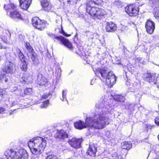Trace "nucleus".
Segmentation results:
<instances>
[{
	"label": "nucleus",
	"mask_w": 159,
	"mask_h": 159,
	"mask_svg": "<svg viewBox=\"0 0 159 159\" xmlns=\"http://www.w3.org/2000/svg\"><path fill=\"white\" fill-rule=\"evenodd\" d=\"M92 81H91V82H92ZM91 84H92V85H93V84H92V82H91Z\"/></svg>",
	"instance_id": "6e6d98bb"
},
{
	"label": "nucleus",
	"mask_w": 159,
	"mask_h": 159,
	"mask_svg": "<svg viewBox=\"0 0 159 159\" xmlns=\"http://www.w3.org/2000/svg\"><path fill=\"white\" fill-rule=\"evenodd\" d=\"M49 101L48 100H47L46 101L44 102L40 106V107L41 108H46L48 103H49Z\"/></svg>",
	"instance_id": "473e14b6"
},
{
	"label": "nucleus",
	"mask_w": 159,
	"mask_h": 159,
	"mask_svg": "<svg viewBox=\"0 0 159 159\" xmlns=\"http://www.w3.org/2000/svg\"><path fill=\"white\" fill-rule=\"evenodd\" d=\"M3 95L2 94H0V102L2 100Z\"/></svg>",
	"instance_id": "8fccbe9b"
},
{
	"label": "nucleus",
	"mask_w": 159,
	"mask_h": 159,
	"mask_svg": "<svg viewBox=\"0 0 159 159\" xmlns=\"http://www.w3.org/2000/svg\"><path fill=\"white\" fill-rule=\"evenodd\" d=\"M158 147H159L158 146H153V150L154 151L156 152H158L159 150Z\"/></svg>",
	"instance_id": "e433bc0d"
},
{
	"label": "nucleus",
	"mask_w": 159,
	"mask_h": 159,
	"mask_svg": "<svg viewBox=\"0 0 159 159\" xmlns=\"http://www.w3.org/2000/svg\"><path fill=\"white\" fill-rule=\"evenodd\" d=\"M154 159H159V156H157Z\"/></svg>",
	"instance_id": "603ef678"
},
{
	"label": "nucleus",
	"mask_w": 159,
	"mask_h": 159,
	"mask_svg": "<svg viewBox=\"0 0 159 159\" xmlns=\"http://www.w3.org/2000/svg\"><path fill=\"white\" fill-rule=\"evenodd\" d=\"M16 6L13 3H10L8 5H5L4 8L6 11H10V12L11 11H13L16 10Z\"/></svg>",
	"instance_id": "aec40b11"
},
{
	"label": "nucleus",
	"mask_w": 159,
	"mask_h": 159,
	"mask_svg": "<svg viewBox=\"0 0 159 159\" xmlns=\"http://www.w3.org/2000/svg\"><path fill=\"white\" fill-rule=\"evenodd\" d=\"M152 3L155 6H157L159 4V1L158 0H152Z\"/></svg>",
	"instance_id": "4c0bfd02"
},
{
	"label": "nucleus",
	"mask_w": 159,
	"mask_h": 159,
	"mask_svg": "<svg viewBox=\"0 0 159 159\" xmlns=\"http://www.w3.org/2000/svg\"><path fill=\"white\" fill-rule=\"evenodd\" d=\"M55 136L57 139L61 141L64 140L69 136L67 133L63 130H57Z\"/></svg>",
	"instance_id": "1a4fd4ad"
},
{
	"label": "nucleus",
	"mask_w": 159,
	"mask_h": 159,
	"mask_svg": "<svg viewBox=\"0 0 159 159\" xmlns=\"http://www.w3.org/2000/svg\"><path fill=\"white\" fill-rule=\"evenodd\" d=\"M32 0H20V7L23 9L26 10L29 7Z\"/></svg>",
	"instance_id": "2eb2a0df"
},
{
	"label": "nucleus",
	"mask_w": 159,
	"mask_h": 159,
	"mask_svg": "<svg viewBox=\"0 0 159 159\" xmlns=\"http://www.w3.org/2000/svg\"><path fill=\"white\" fill-rule=\"evenodd\" d=\"M97 9V11L95 14V18L101 19L105 14L104 11L103 9L98 8Z\"/></svg>",
	"instance_id": "5701e85b"
},
{
	"label": "nucleus",
	"mask_w": 159,
	"mask_h": 159,
	"mask_svg": "<svg viewBox=\"0 0 159 159\" xmlns=\"http://www.w3.org/2000/svg\"><path fill=\"white\" fill-rule=\"evenodd\" d=\"M13 64L11 62L6 61L2 68V70L7 73L12 74L13 71Z\"/></svg>",
	"instance_id": "f8f14e48"
},
{
	"label": "nucleus",
	"mask_w": 159,
	"mask_h": 159,
	"mask_svg": "<svg viewBox=\"0 0 159 159\" xmlns=\"http://www.w3.org/2000/svg\"><path fill=\"white\" fill-rule=\"evenodd\" d=\"M38 80L40 85H44L46 81L45 77L40 74L38 75Z\"/></svg>",
	"instance_id": "b1692460"
},
{
	"label": "nucleus",
	"mask_w": 159,
	"mask_h": 159,
	"mask_svg": "<svg viewBox=\"0 0 159 159\" xmlns=\"http://www.w3.org/2000/svg\"><path fill=\"white\" fill-rule=\"evenodd\" d=\"M93 70L95 74L100 78L101 76L103 79L100 78L101 80L103 81L105 80L109 86L111 87L115 84L116 81L115 76L112 72L107 73V71L105 68H98Z\"/></svg>",
	"instance_id": "7ed1b4c3"
},
{
	"label": "nucleus",
	"mask_w": 159,
	"mask_h": 159,
	"mask_svg": "<svg viewBox=\"0 0 159 159\" xmlns=\"http://www.w3.org/2000/svg\"><path fill=\"white\" fill-rule=\"evenodd\" d=\"M97 145L94 144L90 145L87 153L90 156L95 157L97 152Z\"/></svg>",
	"instance_id": "4468645a"
},
{
	"label": "nucleus",
	"mask_w": 159,
	"mask_h": 159,
	"mask_svg": "<svg viewBox=\"0 0 159 159\" xmlns=\"http://www.w3.org/2000/svg\"><path fill=\"white\" fill-rule=\"evenodd\" d=\"M15 110H16V109L14 110V111H15Z\"/></svg>",
	"instance_id": "4d7b16f0"
},
{
	"label": "nucleus",
	"mask_w": 159,
	"mask_h": 159,
	"mask_svg": "<svg viewBox=\"0 0 159 159\" xmlns=\"http://www.w3.org/2000/svg\"><path fill=\"white\" fill-rule=\"evenodd\" d=\"M113 98L116 101L121 102H124L125 99V98L123 96L117 94L114 95Z\"/></svg>",
	"instance_id": "393cba45"
},
{
	"label": "nucleus",
	"mask_w": 159,
	"mask_h": 159,
	"mask_svg": "<svg viewBox=\"0 0 159 159\" xmlns=\"http://www.w3.org/2000/svg\"><path fill=\"white\" fill-rule=\"evenodd\" d=\"M46 144V140L40 137L35 138L28 142V145L31 152L35 155L40 154Z\"/></svg>",
	"instance_id": "f03ea898"
},
{
	"label": "nucleus",
	"mask_w": 159,
	"mask_h": 159,
	"mask_svg": "<svg viewBox=\"0 0 159 159\" xmlns=\"http://www.w3.org/2000/svg\"><path fill=\"white\" fill-rule=\"evenodd\" d=\"M15 53H16L17 54H18L19 53L21 52L20 49L17 48H15Z\"/></svg>",
	"instance_id": "79ce46f5"
},
{
	"label": "nucleus",
	"mask_w": 159,
	"mask_h": 159,
	"mask_svg": "<svg viewBox=\"0 0 159 159\" xmlns=\"http://www.w3.org/2000/svg\"><path fill=\"white\" fill-rule=\"evenodd\" d=\"M7 159H27L28 154L26 151L23 149L16 152L13 149H7L5 152Z\"/></svg>",
	"instance_id": "20e7f679"
},
{
	"label": "nucleus",
	"mask_w": 159,
	"mask_h": 159,
	"mask_svg": "<svg viewBox=\"0 0 159 159\" xmlns=\"http://www.w3.org/2000/svg\"><path fill=\"white\" fill-rule=\"evenodd\" d=\"M106 101L101 99L96 105L97 108L95 116L92 117H87L85 123L81 120L74 123L75 127L81 129L87 126L97 129H102L109 124L110 119L107 114L112 109L110 105H107Z\"/></svg>",
	"instance_id": "f257e3e1"
},
{
	"label": "nucleus",
	"mask_w": 159,
	"mask_h": 159,
	"mask_svg": "<svg viewBox=\"0 0 159 159\" xmlns=\"http://www.w3.org/2000/svg\"><path fill=\"white\" fill-rule=\"evenodd\" d=\"M46 159H58L57 157L54 155H49L48 156Z\"/></svg>",
	"instance_id": "c9c22d12"
},
{
	"label": "nucleus",
	"mask_w": 159,
	"mask_h": 159,
	"mask_svg": "<svg viewBox=\"0 0 159 159\" xmlns=\"http://www.w3.org/2000/svg\"><path fill=\"white\" fill-rule=\"evenodd\" d=\"M132 147V143L130 141H125L121 143V147L123 149L129 150Z\"/></svg>",
	"instance_id": "4be33fe9"
},
{
	"label": "nucleus",
	"mask_w": 159,
	"mask_h": 159,
	"mask_svg": "<svg viewBox=\"0 0 159 159\" xmlns=\"http://www.w3.org/2000/svg\"><path fill=\"white\" fill-rule=\"evenodd\" d=\"M152 128V126L151 125H149L147 126V130L148 131V129H151Z\"/></svg>",
	"instance_id": "a18cd8bd"
},
{
	"label": "nucleus",
	"mask_w": 159,
	"mask_h": 159,
	"mask_svg": "<svg viewBox=\"0 0 159 159\" xmlns=\"http://www.w3.org/2000/svg\"><path fill=\"white\" fill-rule=\"evenodd\" d=\"M116 25L112 22H107L105 27L106 31L108 32H112L117 30Z\"/></svg>",
	"instance_id": "ddd939ff"
},
{
	"label": "nucleus",
	"mask_w": 159,
	"mask_h": 159,
	"mask_svg": "<svg viewBox=\"0 0 159 159\" xmlns=\"http://www.w3.org/2000/svg\"><path fill=\"white\" fill-rule=\"evenodd\" d=\"M145 27L147 32L149 34H152L155 29V24L153 22L149 19L146 23Z\"/></svg>",
	"instance_id": "9d476101"
},
{
	"label": "nucleus",
	"mask_w": 159,
	"mask_h": 159,
	"mask_svg": "<svg viewBox=\"0 0 159 159\" xmlns=\"http://www.w3.org/2000/svg\"><path fill=\"white\" fill-rule=\"evenodd\" d=\"M18 57L20 58L21 61H23L25 59V58L24 56L23 55V54L21 52L19 53L18 54H17Z\"/></svg>",
	"instance_id": "72a5a7b5"
},
{
	"label": "nucleus",
	"mask_w": 159,
	"mask_h": 159,
	"mask_svg": "<svg viewBox=\"0 0 159 159\" xmlns=\"http://www.w3.org/2000/svg\"><path fill=\"white\" fill-rule=\"evenodd\" d=\"M8 80V79L6 77L5 74L2 72H0V81L6 83Z\"/></svg>",
	"instance_id": "bb28decb"
},
{
	"label": "nucleus",
	"mask_w": 159,
	"mask_h": 159,
	"mask_svg": "<svg viewBox=\"0 0 159 159\" xmlns=\"http://www.w3.org/2000/svg\"><path fill=\"white\" fill-rule=\"evenodd\" d=\"M6 47L2 46V44L0 43V49L5 48Z\"/></svg>",
	"instance_id": "de8ad7c7"
},
{
	"label": "nucleus",
	"mask_w": 159,
	"mask_h": 159,
	"mask_svg": "<svg viewBox=\"0 0 159 159\" xmlns=\"http://www.w3.org/2000/svg\"><path fill=\"white\" fill-rule=\"evenodd\" d=\"M16 104V102L15 101H14L11 102V106H13Z\"/></svg>",
	"instance_id": "09e8293b"
},
{
	"label": "nucleus",
	"mask_w": 159,
	"mask_h": 159,
	"mask_svg": "<svg viewBox=\"0 0 159 159\" xmlns=\"http://www.w3.org/2000/svg\"><path fill=\"white\" fill-rule=\"evenodd\" d=\"M11 36V34L9 31L5 30L3 32L2 39L5 43H7L8 42L7 39L10 38Z\"/></svg>",
	"instance_id": "a211bd4d"
},
{
	"label": "nucleus",
	"mask_w": 159,
	"mask_h": 159,
	"mask_svg": "<svg viewBox=\"0 0 159 159\" xmlns=\"http://www.w3.org/2000/svg\"><path fill=\"white\" fill-rule=\"evenodd\" d=\"M155 16L156 17H159V9H157V10L155 12Z\"/></svg>",
	"instance_id": "a19ab883"
},
{
	"label": "nucleus",
	"mask_w": 159,
	"mask_h": 159,
	"mask_svg": "<svg viewBox=\"0 0 159 159\" xmlns=\"http://www.w3.org/2000/svg\"><path fill=\"white\" fill-rule=\"evenodd\" d=\"M67 93V91L66 90H63L62 92V98H61L60 99L62 101H64L65 100H66L68 103V102L66 98Z\"/></svg>",
	"instance_id": "2f4dec72"
},
{
	"label": "nucleus",
	"mask_w": 159,
	"mask_h": 159,
	"mask_svg": "<svg viewBox=\"0 0 159 159\" xmlns=\"http://www.w3.org/2000/svg\"><path fill=\"white\" fill-rule=\"evenodd\" d=\"M48 35L53 39H55L57 40L60 41L61 43L64 45L65 46L69 48L70 49H72L73 47L72 44L70 42L69 40L61 36H55L52 33L49 32H47Z\"/></svg>",
	"instance_id": "39448f33"
},
{
	"label": "nucleus",
	"mask_w": 159,
	"mask_h": 159,
	"mask_svg": "<svg viewBox=\"0 0 159 159\" xmlns=\"http://www.w3.org/2000/svg\"><path fill=\"white\" fill-rule=\"evenodd\" d=\"M49 95L50 94L48 93L44 94L42 96V98L44 99H47Z\"/></svg>",
	"instance_id": "37998d69"
},
{
	"label": "nucleus",
	"mask_w": 159,
	"mask_h": 159,
	"mask_svg": "<svg viewBox=\"0 0 159 159\" xmlns=\"http://www.w3.org/2000/svg\"><path fill=\"white\" fill-rule=\"evenodd\" d=\"M41 5L44 10L49 12L51 11L52 6L47 0H43L41 2Z\"/></svg>",
	"instance_id": "dca6fc26"
},
{
	"label": "nucleus",
	"mask_w": 159,
	"mask_h": 159,
	"mask_svg": "<svg viewBox=\"0 0 159 159\" xmlns=\"http://www.w3.org/2000/svg\"><path fill=\"white\" fill-rule=\"evenodd\" d=\"M64 147V150L66 149V148L65 147Z\"/></svg>",
	"instance_id": "864d4df0"
},
{
	"label": "nucleus",
	"mask_w": 159,
	"mask_h": 159,
	"mask_svg": "<svg viewBox=\"0 0 159 159\" xmlns=\"http://www.w3.org/2000/svg\"><path fill=\"white\" fill-rule=\"evenodd\" d=\"M158 140H159V135L158 136Z\"/></svg>",
	"instance_id": "5fc2aeb1"
},
{
	"label": "nucleus",
	"mask_w": 159,
	"mask_h": 159,
	"mask_svg": "<svg viewBox=\"0 0 159 159\" xmlns=\"http://www.w3.org/2000/svg\"><path fill=\"white\" fill-rule=\"evenodd\" d=\"M15 110H16V109L14 110V111H15Z\"/></svg>",
	"instance_id": "bf43d9fd"
},
{
	"label": "nucleus",
	"mask_w": 159,
	"mask_h": 159,
	"mask_svg": "<svg viewBox=\"0 0 159 159\" xmlns=\"http://www.w3.org/2000/svg\"><path fill=\"white\" fill-rule=\"evenodd\" d=\"M139 11V8L134 5H130L126 7L125 11L130 16H135L137 15Z\"/></svg>",
	"instance_id": "423d86ee"
},
{
	"label": "nucleus",
	"mask_w": 159,
	"mask_h": 159,
	"mask_svg": "<svg viewBox=\"0 0 159 159\" xmlns=\"http://www.w3.org/2000/svg\"><path fill=\"white\" fill-rule=\"evenodd\" d=\"M25 45L26 49L30 53H31V54L34 53L33 52L34 50L33 48L31 46H30V44L29 43L26 42Z\"/></svg>",
	"instance_id": "c756f323"
},
{
	"label": "nucleus",
	"mask_w": 159,
	"mask_h": 159,
	"mask_svg": "<svg viewBox=\"0 0 159 159\" xmlns=\"http://www.w3.org/2000/svg\"><path fill=\"white\" fill-rule=\"evenodd\" d=\"M5 110L2 107H0V114Z\"/></svg>",
	"instance_id": "49530a36"
},
{
	"label": "nucleus",
	"mask_w": 159,
	"mask_h": 159,
	"mask_svg": "<svg viewBox=\"0 0 159 159\" xmlns=\"http://www.w3.org/2000/svg\"><path fill=\"white\" fill-rule=\"evenodd\" d=\"M32 92V89L31 88H26L24 91V93L26 95L29 94L31 93Z\"/></svg>",
	"instance_id": "f704fd0d"
},
{
	"label": "nucleus",
	"mask_w": 159,
	"mask_h": 159,
	"mask_svg": "<svg viewBox=\"0 0 159 159\" xmlns=\"http://www.w3.org/2000/svg\"><path fill=\"white\" fill-rule=\"evenodd\" d=\"M129 91L130 92H134V89L133 87H130L129 89Z\"/></svg>",
	"instance_id": "c03bdc74"
},
{
	"label": "nucleus",
	"mask_w": 159,
	"mask_h": 159,
	"mask_svg": "<svg viewBox=\"0 0 159 159\" xmlns=\"http://www.w3.org/2000/svg\"><path fill=\"white\" fill-rule=\"evenodd\" d=\"M40 21V19L37 17H35L32 18V25L35 27L38 22Z\"/></svg>",
	"instance_id": "7c9ffc66"
},
{
	"label": "nucleus",
	"mask_w": 159,
	"mask_h": 159,
	"mask_svg": "<svg viewBox=\"0 0 159 159\" xmlns=\"http://www.w3.org/2000/svg\"><path fill=\"white\" fill-rule=\"evenodd\" d=\"M82 141V139L73 138L71 139H69L68 143L72 147L77 149L80 147L81 143Z\"/></svg>",
	"instance_id": "6e6552de"
},
{
	"label": "nucleus",
	"mask_w": 159,
	"mask_h": 159,
	"mask_svg": "<svg viewBox=\"0 0 159 159\" xmlns=\"http://www.w3.org/2000/svg\"><path fill=\"white\" fill-rule=\"evenodd\" d=\"M15 110H16V109L14 110V111H15Z\"/></svg>",
	"instance_id": "13d9d810"
},
{
	"label": "nucleus",
	"mask_w": 159,
	"mask_h": 159,
	"mask_svg": "<svg viewBox=\"0 0 159 159\" xmlns=\"http://www.w3.org/2000/svg\"><path fill=\"white\" fill-rule=\"evenodd\" d=\"M10 17L13 19L18 18L20 19H22V17L19 12L16 10L11 11L10 12Z\"/></svg>",
	"instance_id": "6ab92c4d"
},
{
	"label": "nucleus",
	"mask_w": 159,
	"mask_h": 159,
	"mask_svg": "<svg viewBox=\"0 0 159 159\" xmlns=\"http://www.w3.org/2000/svg\"><path fill=\"white\" fill-rule=\"evenodd\" d=\"M13 112V111H12L11 110V111L10 112H9V114L10 115H11L12 114V112Z\"/></svg>",
	"instance_id": "3c124183"
},
{
	"label": "nucleus",
	"mask_w": 159,
	"mask_h": 159,
	"mask_svg": "<svg viewBox=\"0 0 159 159\" xmlns=\"http://www.w3.org/2000/svg\"><path fill=\"white\" fill-rule=\"evenodd\" d=\"M47 25L48 24L46 21L44 20L42 21L40 20V21H39V22H38L35 28L40 30H42L46 27Z\"/></svg>",
	"instance_id": "f3484780"
},
{
	"label": "nucleus",
	"mask_w": 159,
	"mask_h": 159,
	"mask_svg": "<svg viewBox=\"0 0 159 159\" xmlns=\"http://www.w3.org/2000/svg\"><path fill=\"white\" fill-rule=\"evenodd\" d=\"M94 5H92L91 4L87 2L86 5L87 12L89 13L91 16H92L94 18H95V14L97 12V7H94Z\"/></svg>",
	"instance_id": "9b49d317"
},
{
	"label": "nucleus",
	"mask_w": 159,
	"mask_h": 159,
	"mask_svg": "<svg viewBox=\"0 0 159 159\" xmlns=\"http://www.w3.org/2000/svg\"><path fill=\"white\" fill-rule=\"evenodd\" d=\"M144 80L151 84L157 83V77L156 75L151 74L150 73H144L143 75Z\"/></svg>",
	"instance_id": "0eeeda50"
},
{
	"label": "nucleus",
	"mask_w": 159,
	"mask_h": 159,
	"mask_svg": "<svg viewBox=\"0 0 159 159\" xmlns=\"http://www.w3.org/2000/svg\"><path fill=\"white\" fill-rule=\"evenodd\" d=\"M31 81V78L27 74H24L21 79L20 81L23 84L28 83Z\"/></svg>",
	"instance_id": "412c9836"
},
{
	"label": "nucleus",
	"mask_w": 159,
	"mask_h": 159,
	"mask_svg": "<svg viewBox=\"0 0 159 159\" xmlns=\"http://www.w3.org/2000/svg\"><path fill=\"white\" fill-rule=\"evenodd\" d=\"M89 4H91L92 5L101 4L102 2V0H90L89 1Z\"/></svg>",
	"instance_id": "c85d7f7f"
},
{
	"label": "nucleus",
	"mask_w": 159,
	"mask_h": 159,
	"mask_svg": "<svg viewBox=\"0 0 159 159\" xmlns=\"http://www.w3.org/2000/svg\"><path fill=\"white\" fill-rule=\"evenodd\" d=\"M59 32L61 34H62L63 35L66 36H68L67 34L63 31L62 27H61V31H59Z\"/></svg>",
	"instance_id": "58836bf2"
},
{
	"label": "nucleus",
	"mask_w": 159,
	"mask_h": 159,
	"mask_svg": "<svg viewBox=\"0 0 159 159\" xmlns=\"http://www.w3.org/2000/svg\"><path fill=\"white\" fill-rule=\"evenodd\" d=\"M155 121L156 124L159 125V116L156 118L155 119Z\"/></svg>",
	"instance_id": "ea45409f"
},
{
	"label": "nucleus",
	"mask_w": 159,
	"mask_h": 159,
	"mask_svg": "<svg viewBox=\"0 0 159 159\" xmlns=\"http://www.w3.org/2000/svg\"><path fill=\"white\" fill-rule=\"evenodd\" d=\"M21 61V63L20 64V67L21 69L24 71H26L27 69V64L25 60H24L23 61Z\"/></svg>",
	"instance_id": "cd10ccee"
},
{
	"label": "nucleus",
	"mask_w": 159,
	"mask_h": 159,
	"mask_svg": "<svg viewBox=\"0 0 159 159\" xmlns=\"http://www.w3.org/2000/svg\"><path fill=\"white\" fill-rule=\"evenodd\" d=\"M31 58L33 63L35 65H38L39 61L37 57V56L34 53H32L31 55Z\"/></svg>",
	"instance_id": "a878e982"
},
{
	"label": "nucleus",
	"mask_w": 159,
	"mask_h": 159,
	"mask_svg": "<svg viewBox=\"0 0 159 159\" xmlns=\"http://www.w3.org/2000/svg\"><path fill=\"white\" fill-rule=\"evenodd\" d=\"M0 159H2V158H0Z\"/></svg>",
	"instance_id": "052dcab7"
}]
</instances>
